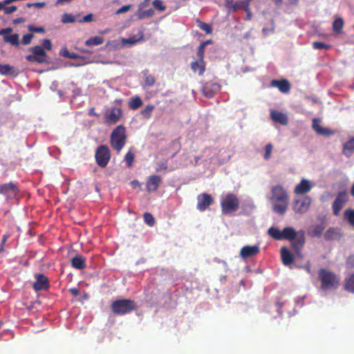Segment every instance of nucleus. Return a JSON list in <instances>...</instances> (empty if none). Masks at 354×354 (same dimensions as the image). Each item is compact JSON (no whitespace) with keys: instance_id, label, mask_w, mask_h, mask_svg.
Here are the masks:
<instances>
[{"instance_id":"nucleus-40","label":"nucleus","mask_w":354,"mask_h":354,"mask_svg":"<svg viewBox=\"0 0 354 354\" xmlns=\"http://www.w3.org/2000/svg\"><path fill=\"white\" fill-rule=\"evenodd\" d=\"M153 6L158 10L163 12L166 9V6L163 4L162 0H154L152 2Z\"/></svg>"},{"instance_id":"nucleus-51","label":"nucleus","mask_w":354,"mask_h":354,"mask_svg":"<svg viewBox=\"0 0 354 354\" xmlns=\"http://www.w3.org/2000/svg\"><path fill=\"white\" fill-rule=\"evenodd\" d=\"M131 8V5H125L120 8L117 11L116 14H122L128 12Z\"/></svg>"},{"instance_id":"nucleus-64","label":"nucleus","mask_w":354,"mask_h":354,"mask_svg":"<svg viewBox=\"0 0 354 354\" xmlns=\"http://www.w3.org/2000/svg\"><path fill=\"white\" fill-rule=\"evenodd\" d=\"M351 194L353 196H354V183L351 189Z\"/></svg>"},{"instance_id":"nucleus-17","label":"nucleus","mask_w":354,"mask_h":354,"mask_svg":"<svg viewBox=\"0 0 354 354\" xmlns=\"http://www.w3.org/2000/svg\"><path fill=\"white\" fill-rule=\"evenodd\" d=\"M36 281L33 284V288L36 291L46 290L49 287L48 278L43 274H35Z\"/></svg>"},{"instance_id":"nucleus-10","label":"nucleus","mask_w":354,"mask_h":354,"mask_svg":"<svg viewBox=\"0 0 354 354\" xmlns=\"http://www.w3.org/2000/svg\"><path fill=\"white\" fill-rule=\"evenodd\" d=\"M19 193L18 186L12 182L0 185V194L4 195L7 199L14 198Z\"/></svg>"},{"instance_id":"nucleus-23","label":"nucleus","mask_w":354,"mask_h":354,"mask_svg":"<svg viewBox=\"0 0 354 354\" xmlns=\"http://www.w3.org/2000/svg\"><path fill=\"white\" fill-rule=\"evenodd\" d=\"M205 62L204 59H198L191 63V68L194 73H198V75H203L205 71Z\"/></svg>"},{"instance_id":"nucleus-7","label":"nucleus","mask_w":354,"mask_h":354,"mask_svg":"<svg viewBox=\"0 0 354 354\" xmlns=\"http://www.w3.org/2000/svg\"><path fill=\"white\" fill-rule=\"evenodd\" d=\"M31 53L26 56V59L31 63L44 64L48 62L47 53L44 50V48L40 46H35L28 48Z\"/></svg>"},{"instance_id":"nucleus-44","label":"nucleus","mask_w":354,"mask_h":354,"mask_svg":"<svg viewBox=\"0 0 354 354\" xmlns=\"http://www.w3.org/2000/svg\"><path fill=\"white\" fill-rule=\"evenodd\" d=\"M34 35L32 33H28L23 36L21 42L24 45H28L30 44L32 39L33 38Z\"/></svg>"},{"instance_id":"nucleus-34","label":"nucleus","mask_w":354,"mask_h":354,"mask_svg":"<svg viewBox=\"0 0 354 354\" xmlns=\"http://www.w3.org/2000/svg\"><path fill=\"white\" fill-rule=\"evenodd\" d=\"M154 109L155 106L153 105L149 104L140 111V114L145 119H149L151 118L152 111Z\"/></svg>"},{"instance_id":"nucleus-24","label":"nucleus","mask_w":354,"mask_h":354,"mask_svg":"<svg viewBox=\"0 0 354 354\" xmlns=\"http://www.w3.org/2000/svg\"><path fill=\"white\" fill-rule=\"evenodd\" d=\"M71 266L77 270L86 268V258L81 255H76L71 259Z\"/></svg>"},{"instance_id":"nucleus-25","label":"nucleus","mask_w":354,"mask_h":354,"mask_svg":"<svg viewBox=\"0 0 354 354\" xmlns=\"http://www.w3.org/2000/svg\"><path fill=\"white\" fill-rule=\"evenodd\" d=\"M0 74L2 75H10L16 77L18 75V72L15 67L9 64H0Z\"/></svg>"},{"instance_id":"nucleus-59","label":"nucleus","mask_w":354,"mask_h":354,"mask_svg":"<svg viewBox=\"0 0 354 354\" xmlns=\"http://www.w3.org/2000/svg\"><path fill=\"white\" fill-rule=\"evenodd\" d=\"M88 115L90 116H98V114L96 113L95 111V108L94 107H93V108L89 109Z\"/></svg>"},{"instance_id":"nucleus-8","label":"nucleus","mask_w":354,"mask_h":354,"mask_svg":"<svg viewBox=\"0 0 354 354\" xmlns=\"http://www.w3.org/2000/svg\"><path fill=\"white\" fill-rule=\"evenodd\" d=\"M95 158L96 163L99 167L102 168L106 167L111 159L109 148L104 145L99 146L95 151Z\"/></svg>"},{"instance_id":"nucleus-32","label":"nucleus","mask_w":354,"mask_h":354,"mask_svg":"<svg viewBox=\"0 0 354 354\" xmlns=\"http://www.w3.org/2000/svg\"><path fill=\"white\" fill-rule=\"evenodd\" d=\"M103 42V38L99 36H95L87 39L85 41V44L86 46H97L102 44Z\"/></svg>"},{"instance_id":"nucleus-56","label":"nucleus","mask_w":354,"mask_h":354,"mask_svg":"<svg viewBox=\"0 0 354 354\" xmlns=\"http://www.w3.org/2000/svg\"><path fill=\"white\" fill-rule=\"evenodd\" d=\"M303 268L305 269V270L308 272V273H310L311 274L312 271H311V263L309 261H308L306 262V263L305 264V266L303 267Z\"/></svg>"},{"instance_id":"nucleus-12","label":"nucleus","mask_w":354,"mask_h":354,"mask_svg":"<svg viewBox=\"0 0 354 354\" xmlns=\"http://www.w3.org/2000/svg\"><path fill=\"white\" fill-rule=\"evenodd\" d=\"M122 109L113 107L106 111L104 114V122L106 124L111 125L118 122L122 117Z\"/></svg>"},{"instance_id":"nucleus-47","label":"nucleus","mask_w":354,"mask_h":354,"mask_svg":"<svg viewBox=\"0 0 354 354\" xmlns=\"http://www.w3.org/2000/svg\"><path fill=\"white\" fill-rule=\"evenodd\" d=\"M142 40V36L140 39H135L133 38H129V39H123V44H129L130 45H134L138 41Z\"/></svg>"},{"instance_id":"nucleus-2","label":"nucleus","mask_w":354,"mask_h":354,"mask_svg":"<svg viewBox=\"0 0 354 354\" xmlns=\"http://www.w3.org/2000/svg\"><path fill=\"white\" fill-rule=\"evenodd\" d=\"M272 205V210L277 214L283 215L288 207L290 197L286 189L280 185L271 188V196L269 198Z\"/></svg>"},{"instance_id":"nucleus-53","label":"nucleus","mask_w":354,"mask_h":354,"mask_svg":"<svg viewBox=\"0 0 354 354\" xmlns=\"http://www.w3.org/2000/svg\"><path fill=\"white\" fill-rule=\"evenodd\" d=\"M17 10V7L16 6H11L9 7L5 6V10L4 12L6 15L11 14L14 12H15Z\"/></svg>"},{"instance_id":"nucleus-20","label":"nucleus","mask_w":354,"mask_h":354,"mask_svg":"<svg viewBox=\"0 0 354 354\" xmlns=\"http://www.w3.org/2000/svg\"><path fill=\"white\" fill-rule=\"evenodd\" d=\"M270 118L274 122L279 123L282 125H286L288 122L287 115L278 111L271 110Z\"/></svg>"},{"instance_id":"nucleus-19","label":"nucleus","mask_w":354,"mask_h":354,"mask_svg":"<svg viewBox=\"0 0 354 354\" xmlns=\"http://www.w3.org/2000/svg\"><path fill=\"white\" fill-rule=\"evenodd\" d=\"M312 185L307 179H302L295 187L294 192L296 194H304L310 191Z\"/></svg>"},{"instance_id":"nucleus-22","label":"nucleus","mask_w":354,"mask_h":354,"mask_svg":"<svg viewBox=\"0 0 354 354\" xmlns=\"http://www.w3.org/2000/svg\"><path fill=\"white\" fill-rule=\"evenodd\" d=\"M280 252L281 261L283 265L290 266L293 263L294 256L287 248H281Z\"/></svg>"},{"instance_id":"nucleus-18","label":"nucleus","mask_w":354,"mask_h":354,"mask_svg":"<svg viewBox=\"0 0 354 354\" xmlns=\"http://www.w3.org/2000/svg\"><path fill=\"white\" fill-rule=\"evenodd\" d=\"M259 247L257 245H245L241 248L240 251V255L243 259H246L250 257L256 256L259 253Z\"/></svg>"},{"instance_id":"nucleus-31","label":"nucleus","mask_w":354,"mask_h":354,"mask_svg":"<svg viewBox=\"0 0 354 354\" xmlns=\"http://www.w3.org/2000/svg\"><path fill=\"white\" fill-rule=\"evenodd\" d=\"M142 104L141 98L138 96L132 97L129 103V106L132 110H136Z\"/></svg>"},{"instance_id":"nucleus-55","label":"nucleus","mask_w":354,"mask_h":354,"mask_svg":"<svg viewBox=\"0 0 354 354\" xmlns=\"http://www.w3.org/2000/svg\"><path fill=\"white\" fill-rule=\"evenodd\" d=\"M8 238V235H3V238H2V240H1V245H0V252L4 250V244L6 243Z\"/></svg>"},{"instance_id":"nucleus-6","label":"nucleus","mask_w":354,"mask_h":354,"mask_svg":"<svg viewBox=\"0 0 354 354\" xmlns=\"http://www.w3.org/2000/svg\"><path fill=\"white\" fill-rule=\"evenodd\" d=\"M221 207L223 214H229L238 210L239 201L235 194L228 193L221 201Z\"/></svg>"},{"instance_id":"nucleus-9","label":"nucleus","mask_w":354,"mask_h":354,"mask_svg":"<svg viewBox=\"0 0 354 354\" xmlns=\"http://www.w3.org/2000/svg\"><path fill=\"white\" fill-rule=\"evenodd\" d=\"M348 201V195L346 190L339 192L332 204L333 213L337 216L340 211Z\"/></svg>"},{"instance_id":"nucleus-36","label":"nucleus","mask_w":354,"mask_h":354,"mask_svg":"<svg viewBox=\"0 0 354 354\" xmlns=\"http://www.w3.org/2000/svg\"><path fill=\"white\" fill-rule=\"evenodd\" d=\"M143 218L145 222L151 227L155 224V219L151 213H145L143 215Z\"/></svg>"},{"instance_id":"nucleus-52","label":"nucleus","mask_w":354,"mask_h":354,"mask_svg":"<svg viewBox=\"0 0 354 354\" xmlns=\"http://www.w3.org/2000/svg\"><path fill=\"white\" fill-rule=\"evenodd\" d=\"M26 6L28 8L34 6V7H36L38 8H41L46 6V3L45 2H37V3H27Z\"/></svg>"},{"instance_id":"nucleus-57","label":"nucleus","mask_w":354,"mask_h":354,"mask_svg":"<svg viewBox=\"0 0 354 354\" xmlns=\"http://www.w3.org/2000/svg\"><path fill=\"white\" fill-rule=\"evenodd\" d=\"M72 0H57L55 6L64 5L71 2Z\"/></svg>"},{"instance_id":"nucleus-58","label":"nucleus","mask_w":354,"mask_h":354,"mask_svg":"<svg viewBox=\"0 0 354 354\" xmlns=\"http://www.w3.org/2000/svg\"><path fill=\"white\" fill-rule=\"evenodd\" d=\"M69 291H70V292H71L73 295H74V296H77V295H79V294H80V291H79V290H78L77 288H71V289L69 290Z\"/></svg>"},{"instance_id":"nucleus-27","label":"nucleus","mask_w":354,"mask_h":354,"mask_svg":"<svg viewBox=\"0 0 354 354\" xmlns=\"http://www.w3.org/2000/svg\"><path fill=\"white\" fill-rule=\"evenodd\" d=\"M344 288L349 292L354 293V272L345 279Z\"/></svg>"},{"instance_id":"nucleus-33","label":"nucleus","mask_w":354,"mask_h":354,"mask_svg":"<svg viewBox=\"0 0 354 354\" xmlns=\"http://www.w3.org/2000/svg\"><path fill=\"white\" fill-rule=\"evenodd\" d=\"M154 15V10L152 8H149L146 10H140L138 11V17L140 19H143L145 18L151 17Z\"/></svg>"},{"instance_id":"nucleus-61","label":"nucleus","mask_w":354,"mask_h":354,"mask_svg":"<svg viewBox=\"0 0 354 354\" xmlns=\"http://www.w3.org/2000/svg\"><path fill=\"white\" fill-rule=\"evenodd\" d=\"M63 56L68 58L74 59L76 57L74 53L71 54L70 53H67V54H63Z\"/></svg>"},{"instance_id":"nucleus-42","label":"nucleus","mask_w":354,"mask_h":354,"mask_svg":"<svg viewBox=\"0 0 354 354\" xmlns=\"http://www.w3.org/2000/svg\"><path fill=\"white\" fill-rule=\"evenodd\" d=\"M313 46L315 49H318V50H321V49H329L330 48V46L324 43V42H321V41H314L313 43Z\"/></svg>"},{"instance_id":"nucleus-26","label":"nucleus","mask_w":354,"mask_h":354,"mask_svg":"<svg viewBox=\"0 0 354 354\" xmlns=\"http://www.w3.org/2000/svg\"><path fill=\"white\" fill-rule=\"evenodd\" d=\"M354 151V138L349 139L343 146L342 152L344 155L350 157Z\"/></svg>"},{"instance_id":"nucleus-28","label":"nucleus","mask_w":354,"mask_h":354,"mask_svg":"<svg viewBox=\"0 0 354 354\" xmlns=\"http://www.w3.org/2000/svg\"><path fill=\"white\" fill-rule=\"evenodd\" d=\"M344 24V22L342 18L339 17L335 19L333 22V30L337 34L342 33Z\"/></svg>"},{"instance_id":"nucleus-35","label":"nucleus","mask_w":354,"mask_h":354,"mask_svg":"<svg viewBox=\"0 0 354 354\" xmlns=\"http://www.w3.org/2000/svg\"><path fill=\"white\" fill-rule=\"evenodd\" d=\"M197 25L199 27L200 29L205 31L206 34H212V28L210 24L203 22L201 21L197 20Z\"/></svg>"},{"instance_id":"nucleus-39","label":"nucleus","mask_w":354,"mask_h":354,"mask_svg":"<svg viewBox=\"0 0 354 354\" xmlns=\"http://www.w3.org/2000/svg\"><path fill=\"white\" fill-rule=\"evenodd\" d=\"M273 149V145L271 143H268L265 147V153L263 158L265 160H269L271 158L272 151Z\"/></svg>"},{"instance_id":"nucleus-48","label":"nucleus","mask_w":354,"mask_h":354,"mask_svg":"<svg viewBox=\"0 0 354 354\" xmlns=\"http://www.w3.org/2000/svg\"><path fill=\"white\" fill-rule=\"evenodd\" d=\"M93 20H94L93 15L90 13V14L84 16L82 19H80L78 21L80 23H84V22H91Z\"/></svg>"},{"instance_id":"nucleus-60","label":"nucleus","mask_w":354,"mask_h":354,"mask_svg":"<svg viewBox=\"0 0 354 354\" xmlns=\"http://www.w3.org/2000/svg\"><path fill=\"white\" fill-rule=\"evenodd\" d=\"M25 21V19L22 17L17 18L14 19L13 22L15 24H21Z\"/></svg>"},{"instance_id":"nucleus-16","label":"nucleus","mask_w":354,"mask_h":354,"mask_svg":"<svg viewBox=\"0 0 354 354\" xmlns=\"http://www.w3.org/2000/svg\"><path fill=\"white\" fill-rule=\"evenodd\" d=\"M162 178L158 175H151L149 177L146 182V190L151 193L156 192L162 183Z\"/></svg>"},{"instance_id":"nucleus-41","label":"nucleus","mask_w":354,"mask_h":354,"mask_svg":"<svg viewBox=\"0 0 354 354\" xmlns=\"http://www.w3.org/2000/svg\"><path fill=\"white\" fill-rule=\"evenodd\" d=\"M324 230V227L322 225H316L312 231V235L313 236L319 237L322 235Z\"/></svg>"},{"instance_id":"nucleus-1","label":"nucleus","mask_w":354,"mask_h":354,"mask_svg":"<svg viewBox=\"0 0 354 354\" xmlns=\"http://www.w3.org/2000/svg\"><path fill=\"white\" fill-rule=\"evenodd\" d=\"M268 234L275 240L290 241L291 247L296 256L300 259L303 258L301 250L306 242L304 230L297 232L292 227H286L283 230H280L277 227H270L268 230Z\"/></svg>"},{"instance_id":"nucleus-21","label":"nucleus","mask_w":354,"mask_h":354,"mask_svg":"<svg viewBox=\"0 0 354 354\" xmlns=\"http://www.w3.org/2000/svg\"><path fill=\"white\" fill-rule=\"evenodd\" d=\"M271 85L272 86L277 87L279 90L283 93H288L290 89V84L287 80H274L272 81Z\"/></svg>"},{"instance_id":"nucleus-37","label":"nucleus","mask_w":354,"mask_h":354,"mask_svg":"<svg viewBox=\"0 0 354 354\" xmlns=\"http://www.w3.org/2000/svg\"><path fill=\"white\" fill-rule=\"evenodd\" d=\"M75 21H76L75 17L71 14L64 13L62 15V22L63 24L74 23Z\"/></svg>"},{"instance_id":"nucleus-49","label":"nucleus","mask_w":354,"mask_h":354,"mask_svg":"<svg viewBox=\"0 0 354 354\" xmlns=\"http://www.w3.org/2000/svg\"><path fill=\"white\" fill-rule=\"evenodd\" d=\"M167 169V161H165V162H158L157 164V167L156 169V171L157 172H158V171H161L162 170H165Z\"/></svg>"},{"instance_id":"nucleus-50","label":"nucleus","mask_w":354,"mask_h":354,"mask_svg":"<svg viewBox=\"0 0 354 354\" xmlns=\"http://www.w3.org/2000/svg\"><path fill=\"white\" fill-rule=\"evenodd\" d=\"M28 30L30 31H32L34 32H39V33H43L45 31V30L43 27H35L32 25L28 26Z\"/></svg>"},{"instance_id":"nucleus-15","label":"nucleus","mask_w":354,"mask_h":354,"mask_svg":"<svg viewBox=\"0 0 354 354\" xmlns=\"http://www.w3.org/2000/svg\"><path fill=\"white\" fill-rule=\"evenodd\" d=\"M321 120L319 118H313L312 127L319 136L330 137L335 133V131L329 128L322 127L320 125Z\"/></svg>"},{"instance_id":"nucleus-62","label":"nucleus","mask_w":354,"mask_h":354,"mask_svg":"<svg viewBox=\"0 0 354 354\" xmlns=\"http://www.w3.org/2000/svg\"><path fill=\"white\" fill-rule=\"evenodd\" d=\"M8 4V3H5V0L3 2H0V11L2 10H5V6Z\"/></svg>"},{"instance_id":"nucleus-38","label":"nucleus","mask_w":354,"mask_h":354,"mask_svg":"<svg viewBox=\"0 0 354 354\" xmlns=\"http://www.w3.org/2000/svg\"><path fill=\"white\" fill-rule=\"evenodd\" d=\"M124 160H125L127 166L128 167H131L132 164L133 162V160H134V153L131 151H128L124 156Z\"/></svg>"},{"instance_id":"nucleus-13","label":"nucleus","mask_w":354,"mask_h":354,"mask_svg":"<svg viewBox=\"0 0 354 354\" xmlns=\"http://www.w3.org/2000/svg\"><path fill=\"white\" fill-rule=\"evenodd\" d=\"M197 209L203 212L213 203L214 201L210 194L203 193L197 196Z\"/></svg>"},{"instance_id":"nucleus-30","label":"nucleus","mask_w":354,"mask_h":354,"mask_svg":"<svg viewBox=\"0 0 354 354\" xmlns=\"http://www.w3.org/2000/svg\"><path fill=\"white\" fill-rule=\"evenodd\" d=\"M3 39L6 42L10 43L12 45L15 46L17 47L19 46L18 34L5 35L3 37Z\"/></svg>"},{"instance_id":"nucleus-29","label":"nucleus","mask_w":354,"mask_h":354,"mask_svg":"<svg viewBox=\"0 0 354 354\" xmlns=\"http://www.w3.org/2000/svg\"><path fill=\"white\" fill-rule=\"evenodd\" d=\"M344 219L350 225L354 227V209L348 208L344 212Z\"/></svg>"},{"instance_id":"nucleus-54","label":"nucleus","mask_w":354,"mask_h":354,"mask_svg":"<svg viewBox=\"0 0 354 354\" xmlns=\"http://www.w3.org/2000/svg\"><path fill=\"white\" fill-rule=\"evenodd\" d=\"M12 31V29L11 28H3L0 30V35H9L8 34L10 33Z\"/></svg>"},{"instance_id":"nucleus-4","label":"nucleus","mask_w":354,"mask_h":354,"mask_svg":"<svg viewBox=\"0 0 354 354\" xmlns=\"http://www.w3.org/2000/svg\"><path fill=\"white\" fill-rule=\"evenodd\" d=\"M127 142L126 129L123 125L117 126L110 136V144L111 147L120 152Z\"/></svg>"},{"instance_id":"nucleus-11","label":"nucleus","mask_w":354,"mask_h":354,"mask_svg":"<svg viewBox=\"0 0 354 354\" xmlns=\"http://www.w3.org/2000/svg\"><path fill=\"white\" fill-rule=\"evenodd\" d=\"M312 201L309 196H305L301 199L295 200L292 209L297 214H304L309 209Z\"/></svg>"},{"instance_id":"nucleus-14","label":"nucleus","mask_w":354,"mask_h":354,"mask_svg":"<svg viewBox=\"0 0 354 354\" xmlns=\"http://www.w3.org/2000/svg\"><path fill=\"white\" fill-rule=\"evenodd\" d=\"M221 86L219 84L209 81L203 86L202 92L205 97L210 98L218 92Z\"/></svg>"},{"instance_id":"nucleus-43","label":"nucleus","mask_w":354,"mask_h":354,"mask_svg":"<svg viewBox=\"0 0 354 354\" xmlns=\"http://www.w3.org/2000/svg\"><path fill=\"white\" fill-rule=\"evenodd\" d=\"M206 46V43H201L197 51V57L199 59H204V53H205V48Z\"/></svg>"},{"instance_id":"nucleus-3","label":"nucleus","mask_w":354,"mask_h":354,"mask_svg":"<svg viewBox=\"0 0 354 354\" xmlns=\"http://www.w3.org/2000/svg\"><path fill=\"white\" fill-rule=\"evenodd\" d=\"M318 278L322 290L337 289L339 286V277L331 270L320 269L318 271Z\"/></svg>"},{"instance_id":"nucleus-46","label":"nucleus","mask_w":354,"mask_h":354,"mask_svg":"<svg viewBox=\"0 0 354 354\" xmlns=\"http://www.w3.org/2000/svg\"><path fill=\"white\" fill-rule=\"evenodd\" d=\"M44 48V50H50L52 49V43L51 41L48 39H45L42 41V45L41 46Z\"/></svg>"},{"instance_id":"nucleus-5","label":"nucleus","mask_w":354,"mask_h":354,"mask_svg":"<svg viewBox=\"0 0 354 354\" xmlns=\"http://www.w3.org/2000/svg\"><path fill=\"white\" fill-rule=\"evenodd\" d=\"M136 308L137 306L135 301L129 299H118L111 304L113 313L118 315L128 314Z\"/></svg>"},{"instance_id":"nucleus-45","label":"nucleus","mask_w":354,"mask_h":354,"mask_svg":"<svg viewBox=\"0 0 354 354\" xmlns=\"http://www.w3.org/2000/svg\"><path fill=\"white\" fill-rule=\"evenodd\" d=\"M155 82H156L155 77L151 75H146L145 77V84L149 86H153L155 84Z\"/></svg>"},{"instance_id":"nucleus-63","label":"nucleus","mask_w":354,"mask_h":354,"mask_svg":"<svg viewBox=\"0 0 354 354\" xmlns=\"http://www.w3.org/2000/svg\"><path fill=\"white\" fill-rule=\"evenodd\" d=\"M239 7V6L237 3H235L232 4V8H233L234 10H236Z\"/></svg>"}]
</instances>
